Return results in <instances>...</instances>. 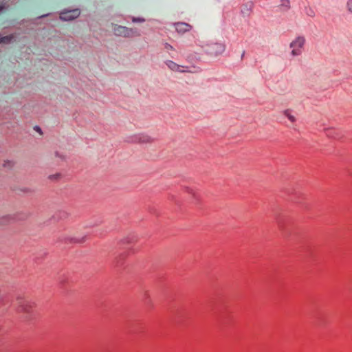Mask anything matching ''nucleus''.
Instances as JSON below:
<instances>
[{
	"mask_svg": "<svg viewBox=\"0 0 352 352\" xmlns=\"http://www.w3.org/2000/svg\"><path fill=\"white\" fill-rule=\"evenodd\" d=\"M164 49H165V50H168V51H169V50H172V51H173V50H174L173 47L171 45H170V44H168V43H166L164 44Z\"/></svg>",
	"mask_w": 352,
	"mask_h": 352,
	"instance_id": "nucleus-13",
	"label": "nucleus"
},
{
	"mask_svg": "<svg viewBox=\"0 0 352 352\" xmlns=\"http://www.w3.org/2000/svg\"><path fill=\"white\" fill-rule=\"evenodd\" d=\"M132 142L139 143H150L153 141V138L146 133H138L133 136Z\"/></svg>",
	"mask_w": 352,
	"mask_h": 352,
	"instance_id": "nucleus-6",
	"label": "nucleus"
},
{
	"mask_svg": "<svg viewBox=\"0 0 352 352\" xmlns=\"http://www.w3.org/2000/svg\"><path fill=\"white\" fill-rule=\"evenodd\" d=\"M166 65H167V67L173 70V71H179V72H182L181 70H179V68L181 67L180 65H177V63H175V62L172 61V60H166L165 62Z\"/></svg>",
	"mask_w": 352,
	"mask_h": 352,
	"instance_id": "nucleus-8",
	"label": "nucleus"
},
{
	"mask_svg": "<svg viewBox=\"0 0 352 352\" xmlns=\"http://www.w3.org/2000/svg\"><path fill=\"white\" fill-rule=\"evenodd\" d=\"M226 50V45L221 43H214L208 45L206 52L212 56H219L222 54Z\"/></svg>",
	"mask_w": 352,
	"mask_h": 352,
	"instance_id": "nucleus-4",
	"label": "nucleus"
},
{
	"mask_svg": "<svg viewBox=\"0 0 352 352\" xmlns=\"http://www.w3.org/2000/svg\"><path fill=\"white\" fill-rule=\"evenodd\" d=\"M14 166V162L12 161H6L3 163V166L7 168H11Z\"/></svg>",
	"mask_w": 352,
	"mask_h": 352,
	"instance_id": "nucleus-11",
	"label": "nucleus"
},
{
	"mask_svg": "<svg viewBox=\"0 0 352 352\" xmlns=\"http://www.w3.org/2000/svg\"><path fill=\"white\" fill-rule=\"evenodd\" d=\"M347 9L349 12H352V0H349L346 3Z\"/></svg>",
	"mask_w": 352,
	"mask_h": 352,
	"instance_id": "nucleus-12",
	"label": "nucleus"
},
{
	"mask_svg": "<svg viewBox=\"0 0 352 352\" xmlns=\"http://www.w3.org/2000/svg\"><path fill=\"white\" fill-rule=\"evenodd\" d=\"M60 177V175H52L50 176V178H58Z\"/></svg>",
	"mask_w": 352,
	"mask_h": 352,
	"instance_id": "nucleus-15",
	"label": "nucleus"
},
{
	"mask_svg": "<svg viewBox=\"0 0 352 352\" xmlns=\"http://www.w3.org/2000/svg\"><path fill=\"white\" fill-rule=\"evenodd\" d=\"M144 21V19H136V18H133V22H137V21H138V22H142V21Z\"/></svg>",
	"mask_w": 352,
	"mask_h": 352,
	"instance_id": "nucleus-14",
	"label": "nucleus"
},
{
	"mask_svg": "<svg viewBox=\"0 0 352 352\" xmlns=\"http://www.w3.org/2000/svg\"><path fill=\"white\" fill-rule=\"evenodd\" d=\"M114 34L116 36L123 37H131L133 36H139L140 34L134 30L124 26L114 25L113 28Z\"/></svg>",
	"mask_w": 352,
	"mask_h": 352,
	"instance_id": "nucleus-3",
	"label": "nucleus"
},
{
	"mask_svg": "<svg viewBox=\"0 0 352 352\" xmlns=\"http://www.w3.org/2000/svg\"><path fill=\"white\" fill-rule=\"evenodd\" d=\"M174 26L176 31L181 34L189 32L192 28V26L190 24L184 22L175 23Z\"/></svg>",
	"mask_w": 352,
	"mask_h": 352,
	"instance_id": "nucleus-7",
	"label": "nucleus"
},
{
	"mask_svg": "<svg viewBox=\"0 0 352 352\" xmlns=\"http://www.w3.org/2000/svg\"><path fill=\"white\" fill-rule=\"evenodd\" d=\"M305 44V38L303 36L296 37L289 44V47L292 50L291 56L293 57L300 56L302 53Z\"/></svg>",
	"mask_w": 352,
	"mask_h": 352,
	"instance_id": "nucleus-2",
	"label": "nucleus"
},
{
	"mask_svg": "<svg viewBox=\"0 0 352 352\" xmlns=\"http://www.w3.org/2000/svg\"><path fill=\"white\" fill-rule=\"evenodd\" d=\"M16 311L25 320H30L35 315L36 303L28 298L19 296L16 298Z\"/></svg>",
	"mask_w": 352,
	"mask_h": 352,
	"instance_id": "nucleus-1",
	"label": "nucleus"
},
{
	"mask_svg": "<svg viewBox=\"0 0 352 352\" xmlns=\"http://www.w3.org/2000/svg\"><path fill=\"white\" fill-rule=\"evenodd\" d=\"M284 116H285L292 122H295L296 119L294 116L292 114L290 109H286L283 111Z\"/></svg>",
	"mask_w": 352,
	"mask_h": 352,
	"instance_id": "nucleus-9",
	"label": "nucleus"
},
{
	"mask_svg": "<svg viewBox=\"0 0 352 352\" xmlns=\"http://www.w3.org/2000/svg\"><path fill=\"white\" fill-rule=\"evenodd\" d=\"M80 13V12L78 9L64 11L60 14V18L63 21H70L77 18Z\"/></svg>",
	"mask_w": 352,
	"mask_h": 352,
	"instance_id": "nucleus-5",
	"label": "nucleus"
},
{
	"mask_svg": "<svg viewBox=\"0 0 352 352\" xmlns=\"http://www.w3.org/2000/svg\"><path fill=\"white\" fill-rule=\"evenodd\" d=\"M13 35L1 37L0 38V43H8L13 39Z\"/></svg>",
	"mask_w": 352,
	"mask_h": 352,
	"instance_id": "nucleus-10",
	"label": "nucleus"
},
{
	"mask_svg": "<svg viewBox=\"0 0 352 352\" xmlns=\"http://www.w3.org/2000/svg\"><path fill=\"white\" fill-rule=\"evenodd\" d=\"M6 218H8V219H11L12 217L10 216H8Z\"/></svg>",
	"mask_w": 352,
	"mask_h": 352,
	"instance_id": "nucleus-16",
	"label": "nucleus"
}]
</instances>
